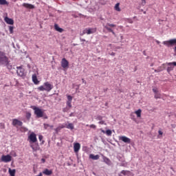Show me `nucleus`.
Here are the masks:
<instances>
[{
  "label": "nucleus",
  "mask_w": 176,
  "mask_h": 176,
  "mask_svg": "<svg viewBox=\"0 0 176 176\" xmlns=\"http://www.w3.org/2000/svg\"><path fill=\"white\" fill-rule=\"evenodd\" d=\"M0 65L9 67V58L6 56V53L0 50Z\"/></svg>",
  "instance_id": "f257e3e1"
},
{
  "label": "nucleus",
  "mask_w": 176,
  "mask_h": 176,
  "mask_svg": "<svg viewBox=\"0 0 176 176\" xmlns=\"http://www.w3.org/2000/svg\"><path fill=\"white\" fill-rule=\"evenodd\" d=\"M53 85L49 83V82H44L43 85H41L38 87V90L40 91H50L53 89Z\"/></svg>",
  "instance_id": "f03ea898"
},
{
  "label": "nucleus",
  "mask_w": 176,
  "mask_h": 176,
  "mask_svg": "<svg viewBox=\"0 0 176 176\" xmlns=\"http://www.w3.org/2000/svg\"><path fill=\"white\" fill-rule=\"evenodd\" d=\"M32 109L34 110V115H36V118H43V113H45L43 110L35 106H32Z\"/></svg>",
  "instance_id": "7ed1b4c3"
},
{
  "label": "nucleus",
  "mask_w": 176,
  "mask_h": 176,
  "mask_svg": "<svg viewBox=\"0 0 176 176\" xmlns=\"http://www.w3.org/2000/svg\"><path fill=\"white\" fill-rule=\"evenodd\" d=\"M166 65H168L166 71L170 74V71L174 70V67H176V62L166 63Z\"/></svg>",
  "instance_id": "20e7f679"
},
{
  "label": "nucleus",
  "mask_w": 176,
  "mask_h": 176,
  "mask_svg": "<svg viewBox=\"0 0 176 176\" xmlns=\"http://www.w3.org/2000/svg\"><path fill=\"white\" fill-rule=\"evenodd\" d=\"M96 31L97 28H88L84 30V34H87V35H90L91 34H94L95 32H96Z\"/></svg>",
  "instance_id": "39448f33"
},
{
  "label": "nucleus",
  "mask_w": 176,
  "mask_h": 176,
  "mask_svg": "<svg viewBox=\"0 0 176 176\" xmlns=\"http://www.w3.org/2000/svg\"><path fill=\"white\" fill-rule=\"evenodd\" d=\"M163 45H165L168 47L176 45V38L170 39L169 41H164Z\"/></svg>",
  "instance_id": "423d86ee"
},
{
  "label": "nucleus",
  "mask_w": 176,
  "mask_h": 176,
  "mask_svg": "<svg viewBox=\"0 0 176 176\" xmlns=\"http://www.w3.org/2000/svg\"><path fill=\"white\" fill-rule=\"evenodd\" d=\"M1 160V162H3V163H9V162H12V156L10 155H2Z\"/></svg>",
  "instance_id": "0eeeda50"
},
{
  "label": "nucleus",
  "mask_w": 176,
  "mask_h": 176,
  "mask_svg": "<svg viewBox=\"0 0 176 176\" xmlns=\"http://www.w3.org/2000/svg\"><path fill=\"white\" fill-rule=\"evenodd\" d=\"M30 142H32L33 144H35L38 141V139L36 138V134L34 133H30L29 135Z\"/></svg>",
  "instance_id": "6e6552de"
},
{
  "label": "nucleus",
  "mask_w": 176,
  "mask_h": 176,
  "mask_svg": "<svg viewBox=\"0 0 176 176\" xmlns=\"http://www.w3.org/2000/svg\"><path fill=\"white\" fill-rule=\"evenodd\" d=\"M119 140L120 141H122V142H124L125 144H131V139L126 136H120Z\"/></svg>",
  "instance_id": "1a4fd4ad"
},
{
  "label": "nucleus",
  "mask_w": 176,
  "mask_h": 176,
  "mask_svg": "<svg viewBox=\"0 0 176 176\" xmlns=\"http://www.w3.org/2000/svg\"><path fill=\"white\" fill-rule=\"evenodd\" d=\"M69 65V62L65 58H63L61 60V67L62 68H68Z\"/></svg>",
  "instance_id": "9d476101"
},
{
  "label": "nucleus",
  "mask_w": 176,
  "mask_h": 176,
  "mask_svg": "<svg viewBox=\"0 0 176 176\" xmlns=\"http://www.w3.org/2000/svg\"><path fill=\"white\" fill-rule=\"evenodd\" d=\"M12 125L13 126H19L20 127H21V126H23V122H21L17 119H14L12 120Z\"/></svg>",
  "instance_id": "9b49d317"
},
{
  "label": "nucleus",
  "mask_w": 176,
  "mask_h": 176,
  "mask_svg": "<svg viewBox=\"0 0 176 176\" xmlns=\"http://www.w3.org/2000/svg\"><path fill=\"white\" fill-rule=\"evenodd\" d=\"M67 105L69 108H72V97L70 95L67 96Z\"/></svg>",
  "instance_id": "f8f14e48"
},
{
  "label": "nucleus",
  "mask_w": 176,
  "mask_h": 176,
  "mask_svg": "<svg viewBox=\"0 0 176 176\" xmlns=\"http://www.w3.org/2000/svg\"><path fill=\"white\" fill-rule=\"evenodd\" d=\"M30 146L34 152H36V151H39V149H41L39 144L36 142H35L34 144H31Z\"/></svg>",
  "instance_id": "ddd939ff"
},
{
  "label": "nucleus",
  "mask_w": 176,
  "mask_h": 176,
  "mask_svg": "<svg viewBox=\"0 0 176 176\" xmlns=\"http://www.w3.org/2000/svg\"><path fill=\"white\" fill-rule=\"evenodd\" d=\"M16 73L19 76H24V69L21 68V67H17Z\"/></svg>",
  "instance_id": "4468645a"
},
{
  "label": "nucleus",
  "mask_w": 176,
  "mask_h": 176,
  "mask_svg": "<svg viewBox=\"0 0 176 176\" xmlns=\"http://www.w3.org/2000/svg\"><path fill=\"white\" fill-rule=\"evenodd\" d=\"M80 149V144L74 143V151L75 153H78V152H79Z\"/></svg>",
  "instance_id": "2eb2a0df"
},
{
  "label": "nucleus",
  "mask_w": 176,
  "mask_h": 176,
  "mask_svg": "<svg viewBox=\"0 0 176 176\" xmlns=\"http://www.w3.org/2000/svg\"><path fill=\"white\" fill-rule=\"evenodd\" d=\"M102 160H103V162L108 166H111V164H112L111 160H109V158H108L104 155H102Z\"/></svg>",
  "instance_id": "dca6fc26"
},
{
  "label": "nucleus",
  "mask_w": 176,
  "mask_h": 176,
  "mask_svg": "<svg viewBox=\"0 0 176 176\" xmlns=\"http://www.w3.org/2000/svg\"><path fill=\"white\" fill-rule=\"evenodd\" d=\"M5 21L6 23H7V24H10V25H13V24H14V21H13V19L8 16L5 18Z\"/></svg>",
  "instance_id": "f3484780"
},
{
  "label": "nucleus",
  "mask_w": 176,
  "mask_h": 176,
  "mask_svg": "<svg viewBox=\"0 0 176 176\" xmlns=\"http://www.w3.org/2000/svg\"><path fill=\"white\" fill-rule=\"evenodd\" d=\"M43 174H45V175L47 176L52 175V174H53V170L46 168L43 171Z\"/></svg>",
  "instance_id": "a211bd4d"
},
{
  "label": "nucleus",
  "mask_w": 176,
  "mask_h": 176,
  "mask_svg": "<svg viewBox=\"0 0 176 176\" xmlns=\"http://www.w3.org/2000/svg\"><path fill=\"white\" fill-rule=\"evenodd\" d=\"M23 6H24V8H27V9H34V8H35L34 5L27 3H23Z\"/></svg>",
  "instance_id": "6ab92c4d"
},
{
  "label": "nucleus",
  "mask_w": 176,
  "mask_h": 176,
  "mask_svg": "<svg viewBox=\"0 0 176 176\" xmlns=\"http://www.w3.org/2000/svg\"><path fill=\"white\" fill-rule=\"evenodd\" d=\"M89 159H92V160H98V159H100V155H94V154H90Z\"/></svg>",
  "instance_id": "aec40b11"
},
{
  "label": "nucleus",
  "mask_w": 176,
  "mask_h": 176,
  "mask_svg": "<svg viewBox=\"0 0 176 176\" xmlns=\"http://www.w3.org/2000/svg\"><path fill=\"white\" fill-rule=\"evenodd\" d=\"M32 78V81L34 83V85H38V83H39V80H38V78L36 77V74H33Z\"/></svg>",
  "instance_id": "412c9836"
},
{
  "label": "nucleus",
  "mask_w": 176,
  "mask_h": 176,
  "mask_svg": "<svg viewBox=\"0 0 176 176\" xmlns=\"http://www.w3.org/2000/svg\"><path fill=\"white\" fill-rule=\"evenodd\" d=\"M8 173L10 176H16V169H8Z\"/></svg>",
  "instance_id": "4be33fe9"
},
{
  "label": "nucleus",
  "mask_w": 176,
  "mask_h": 176,
  "mask_svg": "<svg viewBox=\"0 0 176 176\" xmlns=\"http://www.w3.org/2000/svg\"><path fill=\"white\" fill-rule=\"evenodd\" d=\"M43 126H44L45 130H49V128L50 129H53V127H54V126L50 125V124H46V123H44Z\"/></svg>",
  "instance_id": "5701e85b"
},
{
  "label": "nucleus",
  "mask_w": 176,
  "mask_h": 176,
  "mask_svg": "<svg viewBox=\"0 0 176 176\" xmlns=\"http://www.w3.org/2000/svg\"><path fill=\"white\" fill-rule=\"evenodd\" d=\"M54 28H55L56 31H58V32H63V28L58 27V25H57V24L54 25Z\"/></svg>",
  "instance_id": "b1692460"
},
{
  "label": "nucleus",
  "mask_w": 176,
  "mask_h": 176,
  "mask_svg": "<svg viewBox=\"0 0 176 176\" xmlns=\"http://www.w3.org/2000/svg\"><path fill=\"white\" fill-rule=\"evenodd\" d=\"M104 28H106V30H107V31H109V32H111L113 34V35H115V32H113V30H112L111 28H109V26L108 25H105Z\"/></svg>",
  "instance_id": "393cba45"
},
{
  "label": "nucleus",
  "mask_w": 176,
  "mask_h": 176,
  "mask_svg": "<svg viewBox=\"0 0 176 176\" xmlns=\"http://www.w3.org/2000/svg\"><path fill=\"white\" fill-rule=\"evenodd\" d=\"M0 5L5 6V5H9V2L6 0H0Z\"/></svg>",
  "instance_id": "a878e982"
},
{
  "label": "nucleus",
  "mask_w": 176,
  "mask_h": 176,
  "mask_svg": "<svg viewBox=\"0 0 176 176\" xmlns=\"http://www.w3.org/2000/svg\"><path fill=\"white\" fill-rule=\"evenodd\" d=\"M66 127H67V129H69V130H74V124H72V123H69Z\"/></svg>",
  "instance_id": "bb28decb"
},
{
  "label": "nucleus",
  "mask_w": 176,
  "mask_h": 176,
  "mask_svg": "<svg viewBox=\"0 0 176 176\" xmlns=\"http://www.w3.org/2000/svg\"><path fill=\"white\" fill-rule=\"evenodd\" d=\"M141 112H142V111L140 109H138L135 112V113L137 115L138 118H141Z\"/></svg>",
  "instance_id": "cd10ccee"
},
{
  "label": "nucleus",
  "mask_w": 176,
  "mask_h": 176,
  "mask_svg": "<svg viewBox=\"0 0 176 176\" xmlns=\"http://www.w3.org/2000/svg\"><path fill=\"white\" fill-rule=\"evenodd\" d=\"M38 140H39V141H42L41 143V145H43V144H45V140H43V136L42 135H38Z\"/></svg>",
  "instance_id": "c85d7f7f"
},
{
  "label": "nucleus",
  "mask_w": 176,
  "mask_h": 176,
  "mask_svg": "<svg viewBox=\"0 0 176 176\" xmlns=\"http://www.w3.org/2000/svg\"><path fill=\"white\" fill-rule=\"evenodd\" d=\"M106 134L107 135H108L109 137H110L111 135H112V131H111V129H108L106 131Z\"/></svg>",
  "instance_id": "c756f323"
},
{
  "label": "nucleus",
  "mask_w": 176,
  "mask_h": 176,
  "mask_svg": "<svg viewBox=\"0 0 176 176\" xmlns=\"http://www.w3.org/2000/svg\"><path fill=\"white\" fill-rule=\"evenodd\" d=\"M115 10L117 12H120V8H119V3H116L115 6Z\"/></svg>",
  "instance_id": "7c9ffc66"
},
{
  "label": "nucleus",
  "mask_w": 176,
  "mask_h": 176,
  "mask_svg": "<svg viewBox=\"0 0 176 176\" xmlns=\"http://www.w3.org/2000/svg\"><path fill=\"white\" fill-rule=\"evenodd\" d=\"M154 98L156 100H157V98H162V95L160 94H159V93H157V94H155Z\"/></svg>",
  "instance_id": "2f4dec72"
},
{
  "label": "nucleus",
  "mask_w": 176,
  "mask_h": 176,
  "mask_svg": "<svg viewBox=\"0 0 176 176\" xmlns=\"http://www.w3.org/2000/svg\"><path fill=\"white\" fill-rule=\"evenodd\" d=\"M26 118L30 120V119H31V113L30 112H27L26 113Z\"/></svg>",
  "instance_id": "473e14b6"
},
{
  "label": "nucleus",
  "mask_w": 176,
  "mask_h": 176,
  "mask_svg": "<svg viewBox=\"0 0 176 176\" xmlns=\"http://www.w3.org/2000/svg\"><path fill=\"white\" fill-rule=\"evenodd\" d=\"M127 173H129V171L124 170L121 171V174H122L123 175H127Z\"/></svg>",
  "instance_id": "72a5a7b5"
},
{
  "label": "nucleus",
  "mask_w": 176,
  "mask_h": 176,
  "mask_svg": "<svg viewBox=\"0 0 176 176\" xmlns=\"http://www.w3.org/2000/svg\"><path fill=\"white\" fill-rule=\"evenodd\" d=\"M96 120H102V116H98L96 118Z\"/></svg>",
  "instance_id": "f704fd0d"
},
{
  "label": "nucleus",
  "mask_w": 176,
  "mask_h": 176,
  "mask_svg": "<svg viewBox=\"0 0 176 176\" xmlns=\"http://www.w3.org/2000/svg\"><path fill=\"white\" fill-rule=\"evenodd\" d=\"M106 25H107L109 27H116V25L113 24V23H107Z\"/></svg>",
  "instance_id": "c9c22d12"
},
{
  "label": "nucleus",
  "mask_w": 176,
  "mask_h": 176,
  "mask_svg": "<svg viewBox=\"0 0 176 176\" xmlns=\"http://www.w3.org/2000/svg\"><path fill=\"white\" fill-rule=\"evenodd\" d=\"M117 158L120 162H124L123 157L118 156Z\"/></svg>",
  "instance_id": "e433bc0d"
},
{
  "label": "nucleus",
  "mask_w": 176,
  "mask_h": 176,
  "mask_svg": "<svg viewBox=\"0 0 176 176\" xmlns=\"http://www.w3.org/2000/svg\"><path fill=\"white\" fill-rule=\"evenodd\" d=\"M9 30H10V34H13V26H10Z\"/></svg>",
  "instance_id": "4c0bfd02"
},
{
  "label": "nucleus",
  "mask_w": 176,
  "mask_h": 176,
  "mask_svg": "<svg viewBox=\"0 0 176 176\" xmlns=\"http://www.w3.org/2000/svg\"><path fill=\"white\" fill-rule=\"evenodd\" d=\"M89 127H90L91 129H96L97 126H96L95 124H91V125H89Z\"/></svg>",
  "instance_id": "58836bf2"
},
{
  "label": "nucleus",
  "mask_w": 176,
  "mask_h": 176,
  "mask_svg": "<svg viewBox=\"0 0 176 176\" xmlns=\"http://www.w3.org/2000/svg\"><path fill=\"white\" fill-rule=\"evenodd\" d=\"M127 164L126 162H124V161H122V162L120 164V166L124 167L125 166H126Z\"/></svg>",
  "instance_id": "ea45409f"
},
{
  "label": "nucleus",
  "mask_w": 176,
  "mask_h": 176,
  "mask_svg": "<svg viewBox=\"0 0 176 176\" xmlns=\"http://www.w3.org/2000/svg\"><path fill=\"white\" fill-rule=\"evenodd\" d=\"M99 124H105V121L101 120L99 122H98Z\"/></svg>",
  "instance_id": "a19ab883"
},
{
  "label": "nucleus",
  "mask_w": 176,
  "mask_h": 176,
  "mask_svg": "<svg viewBox=\"0 0 176 176\" xmlns=\"http://www.w3.org/2000/svg\"><path fill=\"white\" fill-rule=\"evenodd\" d=\"M145 3H146V1L145 0H142V6H145Z\"/></svg>",
  "instance_id": "79ce46f5"
},
{
  "label": "nucleus",
  "mask_w": 176,
  "mask_h": 176,
  "mask_svg": "<svg viewBox=\"0 0 176 176\" xmlns=\"http://www.w3.org/2000/svg\"><path fill=\"white\" fill-rule=\"evenodd\" d=\"M43 119H47V116L46 115V113H43Z\"/></svg>",
  "instance_id": "37998d69"
},
{
  "label": "nucleus",
  "mask_w": 176,
  "mask_h": 176,
  "mask_svg": "<svg viewBox=\"0 0 176 176\" xmlns=\"http://www.w3.org/2000/svg\"><path fill=\"white\" fill-rule=\"evenodd\" d=\"M153 91L155 93V94H156L157 93V89L156 88H153Z\"/></svg>",
  "instance_id": "c03bdc74"
},
{
  "label": "nucleus",
  "mask_w": 176,
  "mask_h": 176,
  "mask_svg": "<svg viewBox=\"0 0 176 176\" xmlns=\"http://www.w3.org/2000/svg\"><path fill=\"white\" fill-rule=\"evenodd\" d=\"M159 135H163V131H158Z\"/></svg>",
  "instance_id": "a18cd8bd"
},
{
  "label": "nucleus",
  "mask_w": 176,
  "mask_h": 176,
  "mask_svg": "<svg viewBox=\"0 0 176 176\" xmlns=\"http://www.w3.org/2000/svg\"><path fill=\"white\" fill-rule=\"evenodd\" d=\"M80 42H86V40L85 38H80Z\"/></svg>",
  "instance_id": "49530a36"
},
{
  "label": "nucleus",
  "mask_w": 176,
  "mask_h": 176,
  "mask_svg": "<svg viewBox=\"0 0 176 176\" xmlns=\"http://www.w3.org/2000/svg\"><path fill=\"white\" fill-rule=\"evenodd\" d=\"M101 132L103 133V134H106L107 131H104L103 129H100Z\"/></svg>",
  "instance_id": "de8ad7c7"
},
{
  "label": "nucleus",
  "mask_w": 176,
  "mask_h": 176,
  "mask_svg": "<svg viewBox=\"0 0 176 176\" xmlns=\"http://www.w3.org/2000/svg\"><path fill=\"white\" fill-rule=\"evenodd\" d=\"M46 162V160L44 159V158H42L41 159V162L42 163H45Z\"/></svg>",
  "instance_id": "09e8293b"
},
{
  "label": "nucleus",
  "mask_w": 176,
  "mask_h": 176,
  "mask_svg": "<svg viewBox=\"0 0 176 176\" xmlns=\"http://www.w3.org/2000/svg\"><path fill=\"white\" fill-rule=\"evenodd\" d=\"M82 83H85V85H86V83H87V82H86V80H85V79H82Z\"/></svg>",
  "instance_id": "8fccbe9b"
},
{
  "label": "nucleus",
  "mask_w": 176,
  "mask_h": 176,
  "mask_svg": "<svg viewBox=\"0 0 176 176\" xmlns=\"http://www.w3.org/2000/svg\"><path fill=\"white\" fill-rule=\"evenodd\" d=\"M69 116H70V118H72V116H75L74 115V113H71L69 114Z\"/></svg>",
  "instance_id": "3c124183"
},
{
  "label": "nucleus",
  "mask_w": 176,
  "mask_h": 176,
  "mask_svg": "<svg viewBox=\"0 0 176 176\" xmlns=\"http://www.w3.org/2000/svg\"><path fill=\"white\" fill-rule=\"evenodd\" d=\"M85 34H86V33H85V30H83L82 33H80V35L83 36V35H85Z\"/></svg>",
  "instance_id": "603ef678"
},
{
  "label": "nucleus",
  "mask_w": 176,
  "mask_h": 176,
  "mask_svg": "<svg viewBox=\"0 0 176 176\" xmlns=\"http://www.w3.org/2000/svg\"><path fill=\"white\" fill-rule=\"evenodd\" d=\"M156 43H157V45H159V44H160V41H156Z\"/></svg>",
  "instance_id": "864d4df0"
},
{
  "label": "nucleus",
  "mask_w": 176,
  "mask_h": 176,
  "mask_svg": "<svg viewBox=\"0 0 176 176\" xmlns=\"http://www.w3.org/2000/svg\"><path fill=\"white\" fill-rule=\"evenodd\" d=\"M1 34L3 35V36H5V33H2V32H0V34Z\"/></svg>",
  "instance_id": "5fc2aeb1"
},
{
  "label": "nucleus",
  "mask_w": 176,
  "mask_h": 176,
  "mask_svg": "<svg viewBox=\"0 0 176 176\" xmlns=\"http://www.w3.org/2000/svg\"><path fill=\"white\" fill-rule=\"evenodd\" d=\"M111 56H115V53L112 52Z\"/></svg>",
  "instance_id": "6e6d98bb"
},
{
  "label": "nucleus",
  "mask_w": 176,
  "mask_h": 176,
  "mask_svg": "<svg viewBox=\"0 0 176 176\" xmlns=\"http://www.w3.org/2000/svg\"><path fill=\"white\" fill-rule=\"evenodd\" d=\"M92 174H93L94 175H96V173H94V172H93Z\"/></svg>",
  "instance_id": "4d7b16f0"
},
{
  "label": "nucleus",
  "mask_w": 176,
  "mask_h": 176,
  "mask_svg": "<svg viewBox=\"0 0 176 176\" xmlns=\"http://www.w3.org/2000/svg\"><path fill=\"white\" fill-rule=\"evenodd\" d=\"M144 14H146V11H144Z\"/></svg>",
  "instance_id": "13d9d810"
},
{
  "label": "nucleus",
  "mask_w": 176,
  "mask_h": 176,
  "mask_svg": "<svg viewBox=\"0 0 176 176\" xmlns=\"http://www.w3.org/2000/svg\"><path fill=\"white\" fill-rule=\"evenodd\" d=\"M119 176H122V175L120 174Z\"/></svg>",
  "instance_id": "bf43d9fd"
}]
</instances>
